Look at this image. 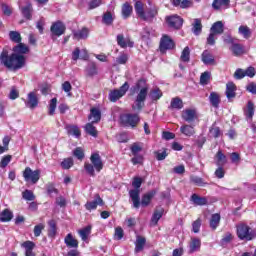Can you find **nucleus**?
I'll return each mask as SVG.
<instances>
[{
	"mask_svg": "<svg viewBox=\"0 0 256 256\" xmlns=\"http://www.w3.org/2000/svg\"><path fill=\"white\" fill-rule=\"evenodd\" d=\"M73 155L74 157H77V159H79L80 161L83 160V158L85 157V153L83 152V148L78 147L73 151Z\"/></svg>",
	"mask_w": 256,
	"mask_h": 256,
	"instance_id": "nucleus-57",
	"label": "nucleus"
},
{
	"mask_svg": "<svg viewBox=\"0 0 256 256\" xmlns=\"http://www.w3.org/2000/svg\"><path fill=\"white\" fill-rule=\"evenodd\" d=\"M166 21L169 27H172L173 29H180L183 25V19L177 15L168 16Z\"/></svg>",
	"mask_w": 256,
	"mask_h": 256,
	"instance_id": "nucleus-12",
	"label": "nucleus"
},
{
	"mask_svg": "<svg viewBox=\"0 0 256 256\" xmlns=\"http://www.w3.org/2000/svg\"><path fill=\"white\" fill-rule=\"evenodd\" d=\"M0 61L8 69H21L25 66L26 58L24 55L15 53L9 56V52H7V50H3L0 55Z\"/></svg>",
	"mask_w": 256,
	"mask_h": 256,
	"instance_id": "nucleus-1",
	"label": "nucleus"
},
{
	"mask_svg": "<svg viewBox=\"0 0 256 256\" xmlns=\"http://www.w3.org/2000/svg\"><path fill=\"white\" fill-rule=\"evenodd\" d=\"M39 105V99L37 98V94L35 92H30L28 94V100L26 101V107L29 109H35Z\"/></svg>",
	"mask_w": 256,
	"mask_h": 256,
	"instance_id": "nucleus-13",
	"label": "nucleus"
},
{
	"mask_svg": "<svg viewBox=\"0 0 256 256\" xmlns=\"http://www.w3.org/2000/svg\"><path fill=\"white\" fill-rule=\"evenodd\" d=\"M66 247H69L70 249H77L79 247V241L77 239L73 238V234H67V236L64 239Z\"/></svg>",
	"mask_w": 256,
	"mask_h": 256,
	"instance_id": "nucleus-16",
	"label": "nucleus"
},
{
	"mask_svg": "<svg viewBox=\"0 0 256 256\" xmlns=\"http://www.w3.org/2000/svg\"><path fill=\"white\" fill-rule=\"evenodd\" d=\"M161 217H163V209L155 210L154 214L152 216V219H151L152 225H157V223H159V219H161Z\"/></svg>",
	"mask_w": 256,
	"mask_h": 256,
	"instance_id": "nucleus-44",
	"label": "nucleus"
},
{
	"mask_svg": "<svg viewBox=\"0 0 256 256\" xmlns=\"http://www.w3.org/2000/svg\"><path fill=\"white\" fill-rule=\"evenodd\" d=\"M22 9V14L26 19H31V11H33V7L31 6V4H27L24 7H21Z\"/></svg>",
	"mask_w": 256,
	"mask_h": 256,
	"instance_id": "nucleus-50",
	"label": "nucleus"
},
{
	"mask_svg": "<svg viewBox=\"0 0 256 256\" xmlns=\"http://www.w3.org/2000/svg\"><path fill=\"white\" fill-rule=\"evenodd\" d=\"M85 131L88 133V135H91L92 137H97V128L93 126V123H87L85 126Z\"/></svg>",
	"mask_w": 256,
	"mask_h": 256,
	"instance_id": "nucleus-47",
	"label": "nucleus"
},
{
	"mask_svg": "<svg viewBox=\"0 0 256 256\" xmlns=\"http://www.w3.org/2000/svg\"><path fill=\"white\" fill-rule=\"evenodd\" d=\"M129 195L135 209H139V205H141V201L139 199V190L138 189L130 190Z\"/></svg>",
	"mask_w": 256,
	"mask_h": 256,
	"instance_id": "nucleus-20",
	"label": "nucleus"
},
{
	"mask_svg": "<svg viewBox=\"0 0 256 256\" xmlns=\"http://www.w3.org/2000/svg\"><path fill=\"white\" fill-rule=\"evenodd\" d=\"M97 205H103V199L99 196H97L95 200L87 202L85 204V209H87V211H93L97 209Z\"/></svg>",
	"mask_w": 256,
	"mask_h": 256,
	"instance_id": "nucleus-23",
	"label": "nucleus"
},
{
	"mask_svg": "<svg viewBox=\"0 0 256 256\" xmlns=\"http://www.w3.org/2000/svg\"><path fill=\"white\" fill-rule=\"evenodd\" d=\"M45 229L44 224H38L34 227V235L35 237H39L41 235V231Z\"/></svg>",
	"mask_w": 256,
	"mask_h": 256,
	"instance_id": "nucleus-63",
	"label": "nucleus"
},
{
	"mask_svg": "<svg viewBox=\"0 0 256 256\" xmlns=\"http://www.w3.org/2000/svg\"><path fill=\"white\" fill-rule=\"evenodd\" d=\"M90 161L91 163H86L84 168L90 177H95V171H97V173H101L103 170V161L101 160L99 153L92 154Z\"/></svg>",
	"mask_w": 256,
	"mask_h": 256,
	"instance_id": "nucleus-2",
	"label": "nucleus"
},
{
	"mask_svg": "<svg viewBox=\"0 0 256 256\" xmlns=\"http://www.w3.org/2000/svg\"><path fill=\"white\" fill-rule=\"evenodd\" d=\"M237 235L241 241H253L255 239V231L245 224L237 226Z\"/></svg>",
	"mask_w": 256,
	"mask_h": 256,
	"instance_id": "nucleus-3",
	"label": "nucleus"
},
{
	"mask_svg": "<svg viewBox=\"0 0 256 256\" xmlns=\"http://www.w3.org/2000/svg\"><path fill=\"white\" fill-rule=\"evenodd\" d=\"M117 43L122 49H125L126 47H133L134 43L131 41L130 38H125L123 34H120L117 36Z\"/></svg>",
	"mask_w": 256,
	"mask_h": 256,
	"instance_id": "nucleus-14",
	"label": "nucleus"
},
{
	"mask_svg": "<svg viewBox=\"0 0 256 256\" xmlns=\"http://www.w3.org/2000/svg\"><path fill=\"white\" fill-rule=\"evenodd\" d=\"M9 37L14 43H21V34L17 31H10Z\"/></svg>",
	"mask_w": 256,
	"mask_h": 256,
	"instance_id": "nucleus-54",
	"label": "nucleus"
},
{
	"mask_svg": "<svg viewBox=\"0 0 256 256\" xmlns=\"http://www.w3.org/2000/svg\"><path fill=\"white\" fill-rule=\"evenodd\" d=\"M15 55H23L25 57L26 53H29V47L23 43H19L13 49Z\"/></svg>",
	"mask_w": 256,
	"mask_h": 256,
	"instance_id": "nucleus-27",
	"label": "nucleus"
},
{
	"mask_svg": "<svg viewBox=\"0 0 256 256\" xmlns=\"http://www.w3.org/2000/svg\"><path fill=\"white\" fill-rule=\"evenodd\" d=\"M219 223H221V215L219 213L213 214L210 218L211 229H217V227H219Z\"/></svg>",
	"mask_w": 256,
	"mask_h": 256,
	"instance_id": "nucleus-35",
	"label": "nucleus"
},
{
	"mask_svg": "<svg viewBox=\"0 0 256 256\" xmlns=\"http://www.w3.org/2000/svg\"><path fill=\"white\" fill-rule=\"evenodd\" d=\"M224 25L222 21L215 22L210 28V33H214V35H222L224 29Z\"/></svg>",
	"mask_w": 256,
	"mask_h": 256,
	"instance_id": "nucleus-28",
	"label": "nucleus"
},
{
	"mask_svg": "<svg viewBox=\"0 0 256 256\" xmlns=\"http://www.w3.org/2000/svg\"><path fill=\"white\" fill-rule=\"evenodd\" d=\"M191 57V51L189 50V47L186 46L180 56L181 61H183L184 63H189V59Z\"/></svg>",
	"mask_w": 256,
	"mask_h": 256,
	"instance_id": "nucleus-46",
	"label": "nucleus"
},
{
	"mask_svg": "<svg viewBox=\"0 0 256 256\" xmlns=\"http://www.w3.org/2000/svg\"><path fill=\"white\" fill-rule=\"evenodd\" d=\"M22 247L25 249V256H35L33 249H35V243L31 241H26L22 244Z\"/></svg>",
	"mask_w": 256,
	"mask_h": 256,
	"instance_id": "nucleus-29",
	"label": "nucleus"
},
{
	"mask_svg": "<svg viewBox=\"0 0 256 256\" xmlns=\"http://www.w3.org/2000/svg\"><path fill=\"white\" fill-rule=\"evenodd\" d=\"M102 22L105 25H111V23H113V14H111V12L104 13L102 17Z\"/></svg>",
	"mask_w": 256,
	"mask_h": 256,
	"instance_id": "nucleus-52",
	"label": "nucleus"
},
{
	"mask_svg": "<svg viewBox=\"0 0 256 256\" xmlns=\"http://www.w3.org/2000/svg\"><path fill=\"white\" fill-rule=\"evenodd\" d=\"M121 121L129 127H137L140 118L138 114H124L121 116Z\"/></svg>",
	"mask_w": 256,
	"mask_h": 256,
	"instance_id": "nucleus-8",
	"label": "nucleus"
},
{
	"mask_svg": "<svg viewBox=\"0 0 256 256\" xmlns=\"http://www.w3.org/2000/svg\"><path fill=\"white\" fill-rule=\"evenodd\" d=\"M56 109H57V98H52L48 104V115H51V116L55 115Z\"/></svg>",
	"mask_w": 256,
	"mask_h": 256,
	"instance_id": "nucleus-43",
	"label": "nucleus"
},
{
	"mask_svg": "<svg viewBox=\"0 0 256 256\" xmlns=\"http://www.w3.org/2000/svg\"><path fill=\"white\" fill-rule=\"evenodd\" d=\"M150 7L146 8V11H144V14L142 15V18H140L142 21H148L151 22L153 19H155L156 15L159 14V8L155 5L151 4V1H148Z\"/></svg>",
	"mask_w": 256,
	"mask_h": 256,
	"instance_id": "nucleus-7",
	"label": "nucleus"
},
{
	"mask_svg": "<svg viewBox=\"0 0 256 256\" xmlns=\"http://www.w3.org/2000/svg\"><path fill=\"white\" fill-rule=\"evenodd\" d=\"M213 9L219 11V9H223V7H229V0H214L212 3Z\"/></svg>",
	"mask_w": 256,
	"mask_h": 256,
	"instance_id": "nucleus-36",
	"label": "nucleus"
},
{
	"mask_svg": "<svg viewBox=\"0 0 256 256\" xmlns=\"http://www.w3.org/2000/svg\"><path fill=\"white\" fill-rule=\"evenodd\" d=\"M237 86H235V83L228 82L226 84V97L227 99H235Z\"/></svg>",
	"mask_w": 256,
	"mask_h": 256,
	"instance_id": "nucleus-18",
	"label": "nucleus"
},
{
	"mask_svg": "<svg viewBox=\"0 0 256 256\" xmlns=\"http://www.w3.org/2000/svg\"><path fill=\"white\" fill-rule=\"evenodd\" d=\"M86 73L90 77H93V75H97V65H95V63L93 62L89 63L86 68Z\"/></svg>",
	"mask_w": 256,
	"mask_h": 256,
	"instance_id": "nucleus-49",
	"label": "nucleus"
},
{
	"mask_svg": "<svg viewBox=\"0 0 256 256\" xmlns=\"http://www.w3.org/2000/svg\"><path fill=\"white\" fill-rule=\"evenodd\" d=\"M149 91V88L142 87L137 96L136 100L134 102V105L132 106L133 111H141L143 107H145V99H147V93Z\"/></svg>",
	"mask_w": 256,
	"mask_h": 256,
	"instance_id": "nucleus-5",
	"label": "nucleus"
},
{
	"mask_svg": "<svg viewBox=\"0 0 256 256\" xmlns=\"http://www.w3.org/2000/svg\"><path fill=\"white\" fill-rule=\"evenodd\" d=\"M199 249H201V240L192 238L189 244V253H195V251H199Z\"/></svg>",
	"mask_w": 256,
	"mask_h": 256,
	"instance_id": "nucleus-34",
	"label": "nucleus"
},
{
	"mask_svg": "<svg viewBox=\"0 0 256 256\" xmlns=\"http://www.w3.org/2000/svg\"><path fill=\"white\" fill-rule=\"evenodd\" d=\"M238 33L239 35H242L244 39H251V35L253 34V32L251 31V28H249L246 25H241L238 28Z\"/></svg>",
	"mask_w": 256,
	"mask_h": 256,
	"instance_id": "nucleus-30",
	"label": "nucleus"
},
{
	"mask_svg": "<svg viewBox=\"0 0 256 256\" xmlns=\"http://www.w3.org/2000/svg\"><path fill=\"white\" fill-rule=\"evenodd\" d=\"M209 101L212 105V107H215V109L219 108V103H221V95L217 92H211L209 96Z\"/></svg>",
	"mask_w": 256,
	"mask_h": 256,
	"instance_id": "nucleus-26",
	"label": "nucleus"
},
{
	"mask_svg": "<svg viewBox=\"0 0 256 256\" xmlns=\"http://www.w3.org/2000/svg\"><path fill=\"white\" fill-rule=\"evenodd\" d=\"M153 197H155V191H150L147 194H145L142 197V201H141L142 207H147V205L151 203V200L153 199Z\"/></svg>",
	"mask_w": 256,
	"mask_h": 256,
	"instance_id": "nucleus-38",
	"label": "nucleus"
},
{
	"mask_svg": "<svg viewBox=\"0 0 256 256\" xmlns=\"http://www.w3.org/2000/svg\"><path fill=\"white\" fill-rule=\"evenodd\" d=\"M181 117L186 123H193L197 119V110L191 108L185 109L182 111Z\"/></svg>",
	"mask_w": 256,
	"mask_h": 256,
	"instance_id": "nucleus-10",
	"label": "nucleus"
},
{
	"mask_svg": "<svg viewBox=\"0 0 256 256\" xmlns=\"http://www.w3.org/2000/svg\"><path fill=\"white\" fill-rule=\"evenodd\" d=\"M202 62L204 63V65H213L215 63V57L213 56V54H211V52L205 50L202 53Z\"/></svg>",
	"mask_w": 256,
	"mask_h": 256,
	"instance_id": "nucleus-24",
	"label": "nucleus"
},
{
	"mask_svg": "<svg viewBox=\"0 0 256 256\" xmlns=\"http://www.w3.org/2000/svg\"><path fill=\"white\" fill-rule=\"evenodd\" d=\"M82 241H86L89 237V235H91V226H87L81 230L78 231Z\"/></svg>",
	"mask_w": 256,
	"mask_h": 256,
	"instance_id": "nucleus-45",
	"label": "nucleus"
},
{
	"mask_svg": "<svg viewBox=\"0 0 256 256\" xmlns=\"http://www.w3.org/2000/svg\"><path fill=\"white\" fill-rule=\"evenodd\" d=\"M90 123H99L101 121V110L92 108L88 117Z\"/></svg>",
	"mask_w": 256,
	"mask_h": 256,
	"instance_id": "nucleus-15",
	"label": "nucleus"
},
{
	"mask_svg": "<svg viewBox=\"0 0 256 256\" xmlns=\"http://www.w3.org/2000/svg\"><path fill=\"white\" fill-rule=\"evenodd\" d=\"M202 29H203V26L201 25V21L199 19H195L193 23V28H192L194 35H199Z\"/></svg>",
	"mask_w": 256,
	"mask_h": 256,
	"instance_id": "nucleus-51",
	"label": "nucleus"
},
{
	"mask_svg": "<svg viewBox=\"0 0 256 256\" xmlns=\"http://www.w3.org/2000/svg\"><path fill=\"white\" fill-rule=\"evenodd\" d=\"M230 51L235 55V57H239L240 55H243L245 53V50L243 49V45L234 43L230 46Z\"/></svg>",
	"mask_w": 256,
	"mask_h": 256,
	"instance_id": "nucleus-32",
	"label": "nucleus"
},
{
	"mask_svg": "<svg viewBox=\"0 0 256 256\" xmlns=\"http://www.w3.org/2000/svg\"><path fill=\"white\" fill-rule=\"evenodd\" d=\"M191 201L194 203V205H207V198L205 197H200L197 194H193L191 196Z\"/></svg>",
	"mask_w": 256,
	"mask_h": 256,
	"instance_id": "nucleus-39",
	"label": "nucleus"
},
{
	"mask_svg": "<svg viewBox=\"0 0 256 256\" xmlns=\"http://www.w3.org/2000/svg\"><path fill=\"white\" fill-rule=\"evenodd\" d=\"M234 77L235 79H243L244 77H246L245 75V70L244 69H241V68H238L235 73H234Z\"/></svg>",
	"mask_w": 256,
	"mask_h": 256,
	"instance_id": "nucleus-62",
	"label": "nucleus"
},
{
	"mask_svg": "<svg viewBox=\"0 0 256 256\" xmlns=\"http://www.w3.org/2000/svg\"><path fill=\"white\" fill-rule=\"evenodd\" d=\"M132 155H139L143 151V143L135 142L130 147Z\"/></svg>",
	"mask_w": 256,
	"mask_h": 256,
	"instance_id": "nucleus-41",
	"label": "nucleus"
},
{
	"mask_svg": "<svg viewBox=\"0 0 256 256\" xmlns=\"http://www.w3.org/2000/svg\"><path fill=\"white\" fill-rule=\"evenodd\" d=\"M22 197L25 201H35V194H33V191L31 190H25L22 193Z\"/></svg>",
	"mask_w": 256,
	"mask_h": 256,
	"instance_id": "nucleus-53",
	"label": "nucleus"
},
{
	"mask_svg": "<svg viewBox=\"0 0 256 256\" xmlns=\"http://www.w3.org/2000/svg\"><path fill=\"white\" fill-rule=\"evenodd\" d=\"M170 109H183V100L179 97L172 98L170 102Z\"/></svg>",
	"mask_w": 256,
	"mask_h": 256,
	"instance_id": "nucleus-37",
	"label": "nucleus"
},
{
	"mask_svg": "<svg viewBox=\"0 0 256 256\" xmlns=\"http://www.w3.org/2000/svg\"><path fill=\"white\" fill-rule=\"evenodd\" d=\"M151 29L150 28H143L142 32H141V37L144 41H147V39H149L151 37Z\"/></svg>",
	"mask_w": 256,
	"mask_h": 256,
	"instance_id": "nucleus-60",
	"label": "nucleus"
},
{
	"mask_svg": "<svg viewBox=\"0 0 256 256\" xmlns=\"http://www.w3.org/2000/svg\"><path fill=\"white\" fill-rule=\"evenodd\" d=\"M209 135L217 139V137H221V129L214 124L209 130Z\"/></svg>",
	"mask_w": 256,
	"mask_h": 256,
	"instance_id": "nucleus-48",
	"label": "nucleus"
},
{
	"mask_svg": "<svg viewBox=\"0 0 256 256\" xmlns=\"http://www.w3.org/2000/svg\"><path fill=\"white\" fill-rule=\"evenodd\" d=\"M65 129H66L68 135H73V137H76L77 139H79V137H81V130L79 129V126L66 125Z\"/></svg>",
	"mask_w": 256,
	"mask_h": 256,
	"instance_id": "nucleus-21",
	"label": "nucleus"
},
{
	"mask_svg": "<svg viewBox=\"0 0 256 256\" xmlns=\"http://www.w3.org/2000/svg\"><path fill=\"white\" fill-rule=\"evenodd\" d=\"M73 165V158H66L61 162L62 169H71Z\"/></svg>",
	"mask_w": 256,
	"mask_h": 256,
	"instance_id": "nucleus-56",
	"label": "nucleus"
},
{
	"mask_svg": "<svg viewBox=\"0 0 256 256\" xmlns=\"http://www.w3.org/2000/svg\"><path fill=\"white\" fill-rule=\"evenodd\" d=\"M134 9L139 19H141L145 13V7L143 2H135Z\"/></svg>",
	"mask_w": 256,
	"mask_h": 256,
	"instance_id": "nucleus-42",
	"label": "nucleus"
},
{
	"mask_svg": "<svg viewBox=\"0 0 256 256\" xmlns=\"http://www.w3.org/2000/svg\"><path fill=\"white\" fill-rule=\"evenodd\" d=\"M246 89L249 93H252V95H256V84L255 83L251 82L250 84L247 85Z\"/></svg>",
	"mask_w": 256,
	"mask_h": 256,
	"instance_id": "nucleus-64",
	"label": "nucleus"
},
{
	"mask_svg": "<svg viewBox=\"0 0 256 256\" xmlns=\"http://www.w3.org/2000/svg\"><path fill=\"white\" fill-rule=\"evenodd\" d=\"M244 115L247 119H253V115H255V104L252 101H249L244 108Z\"/></svg>",
	"mask_w": 256,
	"mask_h": 256,
	"instance_id": "nucleus-19",
	"label": "nucleus"
},
{
	"mask_svg": "<svg viewBox=\"0 0 256 256\" xmlns=\"http://www.w3.org/2000/svg\"><path fill=\"white\" fill-rule=\"evenodd\" d=\"M175 47V43L168 35H163L160 40V51L161 53H165V51L169 49H173Z\"/></svg>",
	"mask_w": 256,
	"mask_h": 256,
	"instance_id": "nucleus-9",
	"label": "nucleus"
},
{
	"mask_svg": "<svg viewBox=\"0 0 256 256\" xmlns=\"http://www.w3.org/2000/svg\"><path fill=\"white\" fill-rule=\"evenodd\" d=\"M11 219H13V213H11V211H9V209H5L0 214V221L2 223H7V222L11 221Z\"/></svg>",
	"mask_w": 256,
	"mask_h": 256,
	"instance_id": "nucleus-40",
	"label": "nucleus"
},
{
	"mask_svg": "<svg viewBox=\"0 0 256 256\" xmlns=\"http://www.w3.org/2000/svg\"><path fill=\"white\" fill-rule=\"evenodd\" d=\"M74 39H87L89 37V29L82 28L81 30H77L73 32Z\"/></svg>",
	"mask_w": 256,
	"mask_h": 256,
	"instance_id": "nucleus-31",
	"label": "nucleus"
},
{
	"mask_svg": "<svg viewBox=\"0 0 256 256\" xmlns=\"http://www.w3.org/2000/svg\"><path fill=\"white\" fill-rule=\"evenodd\" d=\"M145 243H147V240L143 236H136V242H135V252L140 253V251L145 247Z\"/></svg>",
	"mask_w": 256,
	"mask_h": 256,
	"instance_id": "nucleus-33",
	"label": "nucleus"
},
{
	"mask_svg": "<svg viewBox=\"0 0 256 256\" xmlns=\"http://www.w3.org/2000/svg\"><path fill=\"white\" fill-rule=\"evenodd\" d=\"M180 132L185 137H193L195 135V127L193 125L184 124L180 127Z\"/></svg>",
	"mask_w": 256,
	"mask_h": 256,
	"instance_id": "nucleus-17",
	"label": "nucleus"
},
{
	"mask_svg": "<svg viewBox=\"0 0 256 256\" xmlns=\"http://www.w3.org/2000/svg\"><path fill=\"white\" fill-rule=\"evenodd\" d=\"M65 24L63 22L58 21L52 24L50 31L52 35H55V37H61L65 33Z\"/></svg>",
	"mask_w": 256,
	"mask_h": 256,
	"instance_id": "nucleus-11",
	"label": "nucleus"
},
{
	"mask_svg": "<svg viewBox=\"0 0 256 256\" xmlns=\"http://www.w3.org/2000/svg\"><path fill=\"white\" fill-rule=\"evenodd\" d=\"M24 181L31 182L35 185L41 179V170H32L30 167H26L23 171Z\"/></svg>",
	"mask_w": 256,
	"mask_h": 256,
	"instance_id": "nucleus-6",
	"label": "nucleus"
},
{
	"mask_svg": "<svg viewBox=\"0 0 256 256\" xmlns=\"http://www.w3.org/2000/svg\"><path fill=\"white\" fill-rule=\"evenodd\" d=\"M150 97L151 99H153V101H158V99H161V97H163V93L159 89H154L151 91Z\"/></svg>",
	"mask_w": 256,
	"mask_h": 256,
	"instance_id": "nucleus-55",
	"label": "nucleus"
},
{
	"mask_svg": "<svg viewBox=\"0 0 256 256\" xmlns=\"http://www.w3.org/2000/svg\"><path fill=\"white\" fill-rule=\"evenodd\" d=\"M210 77H211V74L209 72L202 73L200 76L201 85H207V83H209Z\"/></svg>",
	"mask_w": 256,
	"mask_h": 256,
	"instance_id": "nucleus-58",
	"label": "nucleus"
},
{
	"mask_svg": "<svg viewBox=\"0 0 256 256\" xmlns=\"http://www.w3.org/2000/svg\"><path fill=\"white\" fill-rule=\"evenodd\" d=\"M122 18L123 19H129L131 15L133 14V6L129 3H124L122 5V10H121Z\"/></svg>",
	"mask_w": 256,
	"mask_h": 256,
	"instance_id": "nucleus-22",
	"label": "nucleus"
},
{
	"mask_svg": "<svg viewBox=\"0 0 256 256\" xmlns=\"http://www.w3.org/2000/svg\"><path fill=\"white\" fill-rule=\"evenodd\" d=\"M123 228L121 227H117L115 228V233H114V239H116L117 241H121V239H123Z\"/></svg>",
	"mask_w": 256,
	"mask_h": 256,
	"instance_id": "nucleus-59",
	"label": "nucleus"
},
{
	"mask_svg": "<svg viewBox=\"0 0 256 256\" xmlns=\"http://www.w3.org/2000/svg\"><path fill=\"white\" fill-rule=\"evenodd\" d=\"M215 161L218 167H223V165H227V156L220 150L215 155Z\"/></svg>",
	"mask_w": 256,
	"mask_h": 256,
	"instance_id": "nucleus-25",
	"label": "nucleus"
},
{
	"mask_svg": "<svg viewBox=\"0 0 256 256\" xmlns=\"http://www.w3.org/2000/svg\"><path fill=\"white\" fill-rule=\"evenodd\" d=\"M9 163H11V156L7 155L2 158V160L0 162V167L2 169H5V167H7L9 165Z\"/></svg>",
	"mask_w": 256,
	"mask_h": 256,
	"instance_id": "nucleus-61",
	"label": "nucleus"
},
{
	"mask_svg": "<svg viewBox=\"0 0 256 256\" xmlns=\"http://www.w3.org/2000/svg\"><path fill=\"white\" fill-rule=\"evenodd\" d=\"M127 91H129V83L125 82L119 89L111 90L108 99L111 103H117L121 97H125Z\"/></svg>",
	"mask_w": 256,
	"mask_h": 256,
	"instance_id": "nucleus-4",
	"label": "nucleus"
}]
</instances>
